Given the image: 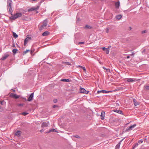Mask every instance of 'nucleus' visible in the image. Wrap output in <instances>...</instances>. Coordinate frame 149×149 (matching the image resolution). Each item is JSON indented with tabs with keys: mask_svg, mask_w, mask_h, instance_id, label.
<instances>
[{
	"mask_svg": "<svg viewBox=\"0 0 149 149\" xmlns=\"http://www.w3.org/2000/svg\"><path fill=\"white\" fill-rule=\"evenodd\" d=\"M13 91H15V90H13Z\"/></svg>",
	"mask_w": 149,
	"mask_h": 149,
	"instance_id": "51",
	"label": "nucleus"
},
{
	"mask_svg": "<svg viewBox=\"0 0 149 149\" xmlns=\"http://www.w3.org/2000/svg\"><path fill=\"white\" fill-rule=\"evenodd\" d=\"M136 124H134L133 125H131L127 129V130L128 131H130L133 129H134L136 126Z\"/></svg>",
	"mask_w": 149,
	"mask_h": 149,
	"instance_id": "7",
	"label": "nucleus"
},
{
	"mask_svg": "<svg viewBox=\"0 0 149 149\" xmlns=\"http://www.w3.org/2000/svg\"><path fill=\"white\" fill-rule=\"evenodd\" d=\"M127 81L128 82H133L136 81V80L134 79H132L131 78L127 79Z\"/></svg>",
	"mask_w": 149,
	"mask_h": 149,
	"instance_id": "16",
	"label": "nucleus"
},
{
	"mask_svg": "<svg viewBox=\"0 0 149 149\" xmlns=\"http://www.w3.org/2000/svg\"><path fill=\"white\" fill-rule=\"evenodd\" d=\"M49 32L48 31H45L42 33V35L44 36H46L49 35Z\"/></svg>",
	"mask_w": 149,
	"mask_h": 149,
	"instance_id": "14",
	"label": "nucleus"
},
{
	"mask_svg": "<svg viewBox=\"0 0 149 149\" xmlns=\"http://www.w3.org/2000/svg\"><path fill=\"white\" fill-rule=\"evenodd\" d=\"M133 102L134 104V105L135 106H136L139 105V103L135 99H134Z\"/></svg>",
	"mask_w": 149,
	"mask_h": 149,
	"instance_id": "18",
	"label": "nucleus"
},
{
	"mask_svg": "<svg viewBox=\"0 0 149 149\" xmlns=\"http://www.w3.org/2000/svg\"><path fill=\"white\" fill-rule=\"evenodd\" d=\"M84 43V42H80L78 43V44H83Z\"/></svg>",
	"mask_w": 149,
	"mask_h": 149,
	"instance_id": "40",
	"label": "nucleus"
},
{
	"mask_svg": "<svg viewBox=\"0 0 149 149\" xmlns=\"http://www.w3.org/2000/svg\"><path fill=\"white\" fill-rule=\"evenodd\" d=\"M29 113L27 112H24L22 113H21L20 114H22V115H23L24 116H25L27 114H28Z\"/></svg>",
	"mask_w": 149,
	"mask_h": 149,
	"instance_id": "29",
	"label": "nucleus"
},
{
	"mask_svg": "<svg viewBox=\"0 0 149 149\" xmlns=\"http://www.w3.org/2000/svg\"><path fill=\"white\" fill-rule=\"evenodd\" d=\"M57 132L56 131V130L55 129H52L49 130V131L47 133H49L50 132Z\"/></svg>",
	"mask_w": 149,
	"mask_h": 149,
	"instance_id": "20",
	"label": "nucleus"
},
{
	"mask_svg": "<svg viewBox=\"0 0 149 149\" xmlns=\"http://www.w3.org/2000/svg\"><path fill=\"white\" fill-rule=\"evenodd\" d=\"M138 143H136L133 147L132 149H134L136 147L138 146Z\"/></svg>",
	"mask_w": 149,
	"mask_h": 149,
	"instance_id": "26",
	"label": "nucleus"
},
{
	"mask_svg": "<svg viewBox=\"0 0 149 149\" xmlns=\"http://www.w3.org/2000/svg\"><path fill=\"white\" fill-rule=\"evenodd\" d=\"M75 137H76V138H79V136L78 135H76L75 136H74Z\"/></svg>",
	"mask_w": 149,
	"mask_h": 149,
	"instance_id": "39",
	"label": "nucleus"
},
{
	"mask_svg": "<svg viewBox=\"0 0 149 149\" xmlns=\"http://www.w3.org/2000/svg\"><path fill=\"white\" fill-rule=\"evenodd\" d=\"M0 104H1V105H3V102H2V101H1L0 102Z\"/></svg>",
	"mask_w": 149,
	"mask_h": 149,
	"instance_id": "45",
	"label": "nucleus"
},
{
	"mask_svg": "<svg viewBox=\"0 0 149 149\" xmlns=\"http://www.w3.org/2000/svg\"><path fill=\"white\" fill-rule=\"evenodd\" d=\"M15 135L16 136L19 135V130H17L15 133Z\"/></svg>",
	"mask_w": 149,
	"mask_h": 149,
	"instance_id": "36",
	"label": "nucleus"
},
{
	"mask_svg": "<svg viewBox=\"0 0 149 149\" xmlns=\"http://www.w3.org/2000/svg\"><path fill=\"white\" fill-rule=\"evenodd\" d=\"M130 56H127V58H130Z\"/></svg>",
	"mask_w": 149,
	"mask_h": 149,
	"instance_id": "46",
	"label": "nucleus"
},
{
	"mask_svg": "<svg viewBox=\"0 0 149 149\" xmlns=\"http://www.w3.org/2000/svg\"><path fill=\"white\" fill-rule=\"evenodd\" d=\"M77 67H81V68H82V69H83V70H84V71L85 72H86V70L85 67H83V66H80V65L77 66Z\"/></svg>",
	"mask_w": 149,
	"mask_h": 149,
	"instance_id": "25",
	"label": "nucleus"
},
{
	"mask_svg": "<svg viewBox=\"0 0 149 149\" xmlns=\"http://www.w3.org/2000/svg\"><path fill=\"white\" fill-rule=\"evenodd\" d=\"M3 111V109L0 106V111L1 112Z\"/></svg>",
	"mask_w": 149,
	"mask_h": 149,
	"instance_id": "37",
	"label": "nucleus"
},
{
	"mask_svg": "<svg viewBox=\"0 0 149 149\" xmlns=\"http://www.w3.org/2000/svg\"><path fill=\"white\" fill-rule=\"evenodd\" d=\"M120 5V2L119 1H118L117 2L115 3V8L117 9H118L119 8V6Z\"/></svg>",
	"mask_w": 149,
	"mask_h": 149,
	"instance_id": "10",
	"label": "nucleus"
},
{
	"mask_svg": "<svg viewBox=\"0 0 149 149\" xmlns=\"http://www.w3.org/2000/svg\"><path fill=\"white\" fill-rule=\"evenodd\" d=\"M147 30H144V31H141V33L142 34H143L144 33H147Z\"/></svg>",
	"mask_w": 149,
	"mask_h": 149,
	"instance_id": "33",
	"label": "nucleus"
},
{
	"mask_svg": "<svg viewBox=\"0 0 149 149\" xmlns=\"http://www.w3.org/2000/svg\"><path fill=\"white\" fill-rule=\"evenodd\" d=\"M103 50L105 51L106 53L107 54H109V49L108 48H106L104 47L102 48Z\"/></svg>",
	"mask_w": 149,
	"mask_h": 149,
	"instance_id": "13",
	"label": "nucleus"
},
{
	"mask_svg": "<svg viewBox=\"0 0 149 149\" xmlns=\"http://www.w3.org/2000/svg\"><path fill=\"white\" fill-rule=\"evenodd\" d=\"M7 8L9 10V13L12 15V2L11 0H7Z\"/></svg>",
	"mask_w": 149,
	"mask_h": 149,
	"instance_id": "1",
	"label": "nucleus"
},
{
	"mask_svg": "<svg viewBox=\"0 0 149 149\" xmlns=\"http://www.w3.org/2000/svg\"><path fill=\"white\" fill-rule=\"evenodd\" d=\"M24 105V104H19V106H23V105Z\"/></svg>",
	"mask_w": 149,
	"mask_h": 149,
	"instance_id": "44",
	"label": "nucleus"
},
{
	"mask_svg": "<svg viewBox=\"0 0 149 149\" xmlns=\"http://www.w3.org/2000/svg\"><path fill=\"white\" fill-rule=\"evenodd\" d=\"M113 111L115 112L118 113L120 114H121L122 112L121 111L119 110H114Z\"/></svg>",
	"mask_w": 149,
	"mask_h": 149,
	"instance_id": "23",
	"label": "nucleus"
},
{
	"mask_svg": "<svg viewBox=\"0 0 149 149\" xmlns=\"http://www.w3.org/2000/svg\"><path fill=\"white\" fill-rule=\"evenodd\" d=\"M61 81L63 82H69L70 81V80L68 79H61Z\"/></svg>",
	"mask_w": 149,
	"mask_h": 149,
	"instance_id": "17",
	"label": "nucleus"
},
{
	"mask_svg": "<svg viewBox=\"0 0 149 149\" xmlns=\"http://www.w3.org/2000/svg\"><path fill=\"white\" fill-rule=\"evenodd\" d=\"M122 16L121 15H118L116 16V19L118 20L122 18Z\"/></svg>",
	"mask_w": 149,
	"mask_h": 149,
	"instance_id": "19",
	"label": "nucleus"
},
{
	"mask_svg": "<svg viewBox=\"0 0 149 149\" xmlns=\"http://www.w3.org/2000/svg\"><path fill=\"white\" fill-rule=\"evenodd\" d=\"M19 134H20V131H19Z\"/></svg>",
	"mask_w": 149,
	"mask_h": 149,
	"instance_id": "52",
	"label": "nucleus"
},
{
	"mask_svg": "<svg viewBox=\"0 0 149 149\" xmlns=\"http://www.w3.org/2000/svg\"><path fill=\"white\" fill-rule=\"evenodd\" d=\"M32 1H37V0H32Z\"/></svg>",
	"mask_w": 149,
	"mask_h": 149,
	"instance_id": "50",
	"label": "nucleus"
},
{
	"mask_svg": "<svg viewBox=\"0 0 149 149\" xmlns=\"http://www.w3.org/2000/svg\"><path fill=\"white\" fill-rule=\"evenodd\" d=\"M58 107L57 106L54 105L53 106V108H55V107Z\"/></svg>",
	"mask_w": 149,
	"mask_h": 149,
	"instance_id": "42",
	"label": "nucleus"
},
{
	"mask_svg": "<svg viewBox=\"0 0 149 149\" xmlns=\"http://www.w3.org/2000/svg\"><path fill=\"white\" fill-rule=\"evenodd\" d=\"M57 99H54L53 100V102L54 103H56L57 102Z\"/></svg>",
	"mask_w": 149,
	"mask_h": 149,
	"instance_id": "38",
	"label": "nucleus"
},
{
	"mask_svg": "<svg viewBox=\"0 0 149 149\" xmlns=\"http://www.w3.org/2000/svg\"><path fill=\"white\" fill-rule=\"evenodd\" d=\"M145 88L146 90H149V86H145Z\"/></svg>",
	"mask_w": 149,
	"mask_h": 149,
	"instance_id": "35",
	"label": "nucleus"
},
{
	"mask_svg": "<svg viewBox=\"0 0 149 149\" xmlns=\"http://www.w3.org/2000/svg\"><path fill=\"white\" fill-rule=\"evenodd\" d=\"M19 17V13H17L16 15L14 16H12L10 17V18L11 19H14Z\"/></svg>",
	"mask_w": 149,
	"mask_h": 149,
	"instance_id": "9",
	"label": "nucleus"
},
{
	"mask_svg": "<svg viewBox=\"0 0 149 149\" xmlns=\"http://www.w3.org/2000/svg\"><path fill=\"white\" fill-rule=\"evenodd\" d=\"M143 142V139H141L140 140H139L138 141V143H139V144H140V143H142Z\"/></svg>",
	"mask_w": 149,
	"mask_h": 149,
	"instance_id": "34",
	"label": "nucleus"
},
{
	"mask_svg": "<svg viewBox=\"0 0 149 149\" xmlns=\"http://www.w3.org/2000/svg\"><path fill=\"white\" fill-rule=\"evenodd\" d=\"M17 51L18 50L17 49H13V52L14 53V54H15L16 53Z\"/></svg>",
	"mask_w": 149,
	"mask_h": 149,
	"instance_id": "31",
	"label": "nucleus"
},
{
	"mask_svg": "<svg viewBox=\"0 0 149 149\" xmlns=\"http://www.w3.org/2000/svg\"><path fill=\"white\" fill-rule=\"evenodd\" d=\"M49 125V122H43L41 125V127H48Z\"/></svg>",
	"mask_w": 149,
	"mask_h": 149,
	"instance_id": "5",
	"label": "nucleus"
},
{
	"mask_svg": "<svg viewBox=\"0 0 149 149\" xmlns=\"http://www.w3.org/2000/svg\"><path fill=\"white\" fill-rule=\"evenodd\" d=\"M112 91H105V90H102L101 91H97V93H107L109 92H111Z\"/></svg>",
	"mask_w": 149,
	"mask_h": 149,
	"instance_id": "6",
	"label": "nucleus"
},
{
	"mask_svg": "<svg viewBox=\"0 0 149 149\" xmlns=\"http://www.w3.org/2000/svg\"><path fill=\"white\" fill-rule=\"evenodd\" d=\"M31 39V38L29 37H27L25 40L24 41V45H26L27 42L29 41Z\"/></svg>",
	"mask_w": 149,
	"mask_h": 149,
	"instance_id": "12",
	"label": "nucleus"
},
{
	"mask_svg": "<svg viewBox=\"0 0 149 149\" xmlns=\"http://www.w3.org/2000/svg\"><path fill=\"white\" fill-rule=\"evenodd\" d=\"M13 37L15 38H17L18 37V36L15 33L13 32Z\"/></svg>",
	"mask_w": 149,
	"mask_h": 149,
	"instance_id": "24",
	"label": "nucleus"
},
{
	"mask_svg": "<svg viewBox=\"0 0 149 149\" xmlns=\"http://www.w3.org/2000/svg\"><path fill=\"white\" fill-rule=\"evenodd\" d=\"M123 139L122 140H121L119 143L118 144H117L116 147V148L115 149H119V148H120V143H121V142H122V141L123 140Z\"/></svg>",
	"mask_w": 149,
	"mask_h": 149,
	"instance_id": "15",
	"label": "nucleus"
},
{
	"mask_svg": "<svg viewBox=\"0 0 149 149\" xmlns=\"http://www.w3.org/2000/svg\"><path fill=\"white\" fill-rule=\"evenodd\" d=\"M47 20H44L43 22V24L42 25L40 30H42L43 29L46 28L47 26Z\"/></svg>",
	"mask_w": 149,
	"mask_h": 149,
	"instance_id": "2",
	"label": "nucleus"
},
{
	"mask_svg": "<svg viewBox=\"0 0 149 149\" xmlns=\"http://www.w3.org/2000/svg\"><path fill=\"white\" fill-rule=\"evenodd\" d=\"M85 28L86 29H91V27L89 25H86L85 26Z\"/></svg>",
	"mask_w": 149,
	"mask_h": 149,
	"instance_id": "30",
	"label": "nucleus"
},
{
	"mask_svg": "<svg viewBox=\"0 0 149 149\" xmlns=\"http://www.w3.org/2000/svg\"><path fill=\"white\" fill-rule=\"evenodd\" d=\"M44 130L42 129L41 130H40V132H44Z\"/></svg>",
	"mask_w": 149,
	"mask_h": 149,
	"instance_id": "43",
	"label": "nucleus"
},
{
	"mask_svg": "<svg viewBox=\"0 0 149 149\" xmlns=\"http://www.w3.org/2000/svg\"><path fill=\"white\" fill-rule=\"evenodd\" d=\"M37 8H31L30 9H29L28 11H33L34 10H36Z\"/></svg>",
	"mask_w": 149,
	"mask_h": 149,
	"instance_id": "22",
	"label": "nucleus"
},
{
	"mask_svg": "<svg viewBox=\"0 0 149 149\" xmlns=\"http://www.w3.org/2000/svg\"><path fill=\"white\" fill-rule=\"evenodd\" d=\"M103 69H104L105 70H106V69H106L105 68V67H103Z\"/></svg>",
	"mask_w": 149,
	"mask_h": 149,
	"instance_id": "49",
	"label": "nucleus"
},
{
	"mask_svg": "<svg viewBox=\"0 0 149 149\" xmlns=\"http://www.w3.org/2000/svg\"><path fill=\"white\" fill-rule=\"evenodd\" d=\"M8 56V55H5V56L1 58V59L2 60H5L6 59Z\"/></svg>",
	"mask_w": 149,
	"mask_h": 149,
	"instance_id": "21",
	"label": "nucleus"
},
{
	"mask_svg": "<svg viewBox=\"0 0 149 149\" xmlns=\"http://www.w3.org/2000/svg\"><path fill=\"white\" fill-rule=\"evenodd\" d=\"M63 63L68 65H71V64L70 63L67 62H63Z\"/></svg>",
	"mask_w": 149,
	"mask_h": 149,
	"instance_id": "27",
	"label": "nucleus"
},
{
	"mask_svg": "<svg viewBox=\"0 0 149 149\" xmlns=\"http://www.w3.org/2000/svg\"><path fill=\"white\" fill-rule=\"evenodd\" d=\"M80 91L81 93L86 94H88L89 92V91H86L84 88H80Z\"/></svg>",
	"mask_w": 149,
	"mask_h": 149,
	"instance_id": "3",
	"label": "nucleus"
},
{
	"mask_svg": "<svg viewBox=\"0 0 149 149\" xmlns=\"http://www.w3.org/2000/svg\"><path fill=\"white\" fill-rule=\"evenodd\" d=\"M109 28H107L106 29V31L107 33H108L109 32Z\"/></svg>",
	"mask_w": 149,
	"mask_h": 149,
	"instance_id": "32",
	"label": "nucleus"
},
{
	"mask_svg": "<svg viewBox=\"0 0 149 149\" xmlns=\"http://www.w3.org/2000/svg\"><path fill=\"white\" fill-rule=\"evenodd\" d=\"M10 96L13 98L15 99H17L19 98V95H17L13 93H11L10 94Z\"/></svg>",
	"mask_w": 149,
	"mask_h": 149,
	"instance_id": "4",
	"label": "nucleus"
},
{
	"mask_svg": "<svg viewBox=\"0 0 149 149\" xmlns=\"http://www.w3.org/2000/svg\"><path fill=\"white\" fill-rule=\"evenodd\" d=\"M105 115V112L104 111H102L100 115L101 119L102 120H104V118Z\"/></svg>",
	"mask_w": 149,
	"mask_h": 149,
	"instance_id": "11",
	"label": "nucleus"
},
{
	"mask_svg": "<svg viewBox=\"0 0 149 149\" xmlns=\"http://www.w3.org/2000/svg\"><path fill=\"white\" fill-rule=\"evenodd\" d=\"M19 17H20L22 15L20 13H19Z\"/></svg>",
	"mask_w": 149,
	"mask_h": 149,
	"instance_id": "47",
	"label": "nucleus"
},
{
	"mask_svg": "<svg viewBox=\"0 0 149 149\" xmlns=\"http://www.w3.org/2000/svg\"><path fill=\"white\" fill-rule=\"evenodd\" d=\"M106 70L108 72H110V70L109 69H106Z\"/></svg>",
	"mask_w": 149,
	"mask_h": 149,
	"instance_id": "41",
	"label": "nucleus"
},
{
	"mask_svg": "<svg viewBox=\"0 0 149 149\" xmlns=\"http://www.w3.org/2000/svg\"><path fill=\"white\" fill-rule=\"evenodd\" d=\"M30 51L29 50H26V51H24L23 52V54L24 55L26 54L27 52H29Z\"/></svg>",
	"mask_w": 149,
	"mask_h": 149,
	"instance_id": "28",
	"label": "nucleus"
},
{
	"mask_svg": "<svg viewBox=\"0 0 149 149\" xmlns=\"http://www.w3.org/2000/svg\"><path fill=\"white\" fill-rule=\"evenodd\" d=\"M134 55V53H132V54H131V55L133 56Z\"/></svg>",
	"mask_w": 149,
	"mask_h": 149,
	"instance_id": "48",
	"label": "nucleus"
},
{
	"mask_svg": "<svg viewBox=\"0 0 149 149\" xmlns=\"http://www.w3.org/2000/svg\"><path fill=\"white\" fill-rule=\"evenodd\" d=\"M33 93H32L31 94L28 99V101H31L33 100Z\"/></svg>",
	"mask_w": 149,
	"mask_h": 149,
	"instance_id": "8",
	"label": "nucleus"
}]
</instances>
